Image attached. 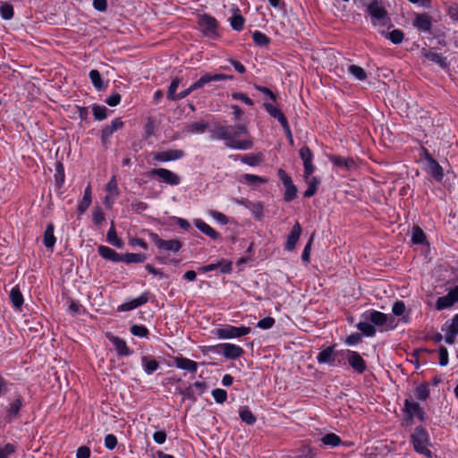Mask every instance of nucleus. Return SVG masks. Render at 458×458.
<instances>
[{
  "label": "nucleus",
  "instance_id": "f257e3e1",
  "mask_svg": "<svg viewBox=\"0 0 458 458\" xmlns=\"http://www.w3.org/2000/svg\"><path fill=\"white\" fill-rule=\"evenodd\" d=\"M232 125H217L211 131L210 137L213 140H225L226 147L233 149L248 150L253 146L250 138L244 140H232Z\"/></svg>",
  "mask_w": 458,
  "mask_h": 458
},
{
  "label": "nucleus",
  "instance_id": "f03ea898",
  "mask_svg": "<svg viewBox=\"0 0 458 458\" xmlns=\"http://www.w3.org/2000/svg\"><path fill=\"white\" fill-rule=\"evenodd\" d=\"M367 14L370 17L371 24L377 26H391V19L386 8L377 0H372L366 8Z\"/></svg>",
  "mask_w": 458,
  "mask_h": 458
},
{
  "label": "nucleus",
  "instance_id": "7ed1b4c3",
  "mask_svg": "<svg viewBox=\"0 0 458 458\" xmlns=\"http://www.w3.org/2000/svg\"><path fill=\"white\" fill-rule=\"evenodd\" d=\"M250 331L251 329L249 327H234L227 324L216 328V335L219 339H233L247 335Z\"/></svg>",
  "mask_w": 458,
  "mask_h": 458
},
{
  "label": "nucleus",
  "instance_id": "20e7f679",
  "mask_svg": "<svg viewBox=\"0 0 458 458\" xmlns=\"http://www.w3.org/2000/svg\"><path fill=\"white\" fill-rule=\"evenodd\" d=\"M411 442L414 450L425 455H430L431 452L428 448V434L422 427H416L411 435Z\"/></svg>",
  "mask_w": 458,
  "mask_h": 458
},
{
  "label": "nucleus",
  "instance_id": "39448f33",
  "mask_svg": "<svg viewBox=\"0 0 458 458\" xmlns=\"http://www.w3.org/2000/svg\"><path fill=\"white\" fill-rule=\"evenodd\" d=\"M148 236L160 250L175 253L182 248V243L178 240H162L157 233L153 232H149Z\"/></svg>",
  "mask_w": 458,
  "mask_h": 458
},
{
  "label": "nucleus",
  "instance_id": "423d86ee",
  "mask_svg": "<svg viewBox=\"0 0 458 458\" xmlns=\"http://www.w3.org/2000/svg\"><path fill=\"white\" fill-rule=\"evenodd\" d=\"M212 350L215 352L222 353L224 357L229 360H236L240 358L244 352V350L241 346L231 343L216 344V346L212 347Z\"/></svg>",
  "mask_w": 458,
  "mask_h": 458
},
{
  "label": "nucleus",
  "instance_id": "0eeeda50",
  "mask_svg": "<svg viewBox=\"0 0 458 458\" xmlns=\"http://www.w3.org/2000/svg\"><path fill=\"white\" fill-rule=\"evenodd\" d=\"M150 177H158L163 182L171 186H176L181 183V177L171 170L166 168H154L148 172Z\"/></svg>",
  "mask_w": 458,
  "mask_h": 458
},
{
  "label": "nucleus",
  "instance_id": "6e6552de",
  "mask_svg": "<svg viewBox=\"0 0 458 458\" xmlns=\"http://www.w3.org/2000/svg\"><path fill=\"white\" fill-rule=\"evenodd\" d=\"M149 156L156 162L165 163L182 158L184 157V151L182 149H166L159 152H151Z\"/></svg>",
  "mask_w": 458,
  "mask_h": 458
},
{
  "label": "nucleus",
  "instance_id": "1a4fd4ad",
  "mask_svg": "<svg viewBox=\"0 0 458 458\" xmlns=\"http://www.w3.org/2000/svg\"><path fill=\"white\" fill-rule=\"evenodd\" d=\"M198 24L203 33L210 38L217 36V21L211 15L203 14L199 18Z\"/></svg>",
  "mask_w": 458,
  "mask_h": 458
},
{
  "label": "nucleus",
  "instance_id": "9d476101",
  "mask_svg": "<svg viewBox=\"0 0 458 458\" xmlns=\"http://www.w3.org/2000/svg\"><path fill=\"white\" fill-rule=\"evenodd\" d=\"M278 176L284 186V199L292 201L297 197V187L293 184L292 178L283 170H278Z\"/></svg>",
  "mask_w": 458,
  "mask_h": 458
},
{
  "label": "nucleus",
  "instance_id": "9b49d317",
  "mask_svg": "<svg viewBox=\"0 0 458 458\" xmlns=\"http://www.w3.org/2000/svg\"><path fill=\"white\" fill-rule=\"evenodd\" d=\"M342 353L345 356L348 363L356 372L361 374L366 370V361L359 352L351 350H345L342 351Z\"/></svg>",
  "mask_w": 458,
  "mask_h": 458
},
{
  "label": "nucleus",
  "instance_id": "f8f14e48",
  "mask_svg": "<svg viewBox=\"0 0 458 458\" xmlns=\"http://www.w3.org/2000/svg\"><path fill=\"white\" fill-rule=\"evenodd\" d=\"M300 157L303 162L304 177L308 179L314 173L316 167L313 165V153L308 146H303L300 149Z\"/></svg>",
  "mask_w": 458,
  "mask_h": 458
},
{
  "label": "nucleus",
  "instance_id": "ddd939ff",
  "mask_svg": "<svg viewBox=\"0 0 458 458\" xmlns=\"http://www.w3.org/2000/svg\"><path fill=\"white\" fill-rule=\"evenodd\" d=\"M432 22L433 19L430 14L427 13H415L411 24L421 32H430L432 29Z\"/></svg>",
  "mask_w": 458,
  "mask_h": 458
},
{
  "label": "nucleus",
  "instance_id": "4468645a",
  "mask_svg": "<svg viewBox=\"0 0 458 458\" xmlns=\"http://www.w3.org/2000/svg\"><path fill=\"white\" fill-rule=\"evenodd\" d=\"M361 318L369 320L373 326L382 327L387 324L390 319L393 322V319L389 315L385 314L383 312L369 310L362 313Z\"/></svg>",
  "mask_w": 458,
  "mask_h": 458
},
{
  "label": "nucleus",
  "instance_id": "2eb2a0df",
  "mask_svg": "<svg viewBox=\"0 0 458 458\" xmlns=\"http://www.w3.org/2000/svg\"><path fill=\"white\" fill-rule=\"evenodd\" d=\"M404 411L409 420H412L414 418H417L421 422L425 420V412L422 411L420 404L413 400L405 399Z\"/></svg>",
  "mask_w": 458,
  "mask_h": 458
},
{
  "label": "nucleus",
  "instance_id": "dca6fc26",
  "mask_svg": "<svg viewBox=\"0 0 458 458\" xmlns=\"http://www.w3.org/2000/svg\"><path fill=\"white\" fill-rule=\"evenodd\" d=\"M425 160L427 163V172L437 182H441L444 178V170L438 162L434 159L428 153L426 154Z\"/></svg>",
  "mask_w": 458,
  "mask_h": 458
},
{
  "label": "nucleus",
  "instance_id": "f3484780",
  "mask_svg": "<svg viewBox=\"0 0 458 458\" xmlns=\"http://www.w3.org/2000/svg\"><path fill=\"white\" fill-rule=\"evenodd\" d=\"M233 79V77L232 75L206 72L196 82H194L193 85L196 88V89H199L212 81H220L224 80Z\"/></svg>",
  "mask_w": 458,
  "mask_h": 458
},
{
  "label": "nucleus",
  "instance_id": "a211bd4d",
  "mask_svg": "<svg viewBox=\"0 0 458 458\" xmlns=\"http://www.w3.org/2000/svg\"><path fill=\"white\" fill-rule=\"evenodd\" d=\"M445 341L448 344H454L458 335V314H455L450 321L445 323Z\"/></svg>",
  "mask_w": 458,
  "mask_h": 458
},
{
  "label": "nucleus",
  "instance_id": "6ab92c4d",
  "mask_svg": "<svg viewBox=\"0 0 458 458\" xmlns=\"http://www.w3.org/2000/svg\"><path fill=\"white\" fill-rule=\"evenodd\" d=\"M202 273H208L214 270H219L222 274H229L232 271V262L221 259L216 263L202 266L199 268Z\"/></svg>",
  "mask_w": 458,
  "mask_h": 458
},
{
  "label": "nucleus",
  "instance_id": "aec40b11",
  "mask_svg": "<svg viewBox=\"0 0 458 458\" xmlns=\"http://www.w3.org/2000/svg\"><path fill=\"white\" fill-rule=\"evenodd\" d=\"M263 106L270 116L278 120L284 131L290 133V126L288 121L281 110L270 103H264Z\"/></svg>",
  "mask_w": 458,
  "mask_h": 458
},
{
  "label": "nucleus",
  "instance_id": "412c9836",
  "mask_svg": "<svg viewBox=\"0 0 458 458\" xmlns=\"http://www.w3.org/2000/svg\"><path fill=\"white\" fill-rule=\"evenodd\" d=\"M123 126V123L120 118H116L111 122L110 124L106 125L102 130L101 141L104 146H107L109 142V138L112 134L116 131L118 129H121Z\"/></svg>",
  "mask_w": 458,
  "mask_h": 458
},
{
  "label": "nucleus",
  "instance_id": "4be33fe9",
  "mask_svg": "<svg viewBox=\"0 0 458 458\" xmlns=\"http://www.w3.org/2000/svg\"><path fill=\"white\" fill-rule=\"evenodd\" d=\"M174 363L177 369L186 370L190 373H196L198 369V363L196 361L182 356L174 357Z\"/></svg>",
  "mask_w": 458,
  "mask_h": 458
},
{
  "label": "nucleus",
  "instance_id": "5701e85b",
  "mask_svg": "<svg viewBox=\"0 0 458 458\" xmlns=\"http://www.w3.org/2000/svg\"><path fill=\"white\" fill-rule=\"evenodd\" d=\"M148 301V293H143L139 297L131 301L124 302L118 307V311H130L147 303Z\"/></svg>",
  "mask_w": 458,
  "mask_h": 458
},
{
  "label": "nucleus",
  "instance_id": "b1692460",
  "mask_svg": "<svg viewBox=\"0 0 458 458\" xmlns=\"http://www.w3.org/2000/svg\"><path fill=\"white\" fill-rule=\"evenodd\" d=\"M337 352L335 351V346H328L318 352L317 360L319 364L335 365V360Z\"/></svg>",
  "mask_w": 458,
  "mask_h": 458
},
{
  "label": "nucleus",
  "instance_id": "393cba45",
  "mask_svg": "<svg viewBox=\"0 0 458 458\" xmlns=\"http://www.w3.org/2000/svg\"><path fill=\"white\" fill-rule=\"evenodd\" d=\"M301 233V227L300 224L297 222L292 228L286 242H285V250L288 251H292L294 250L296 243L298 242Z\"/></svg>",
  "mask_w": 458,
  "mask_h": 458
},
{
  "label": "nucleus",
  "instance_id": "a878e982",
  "mask_svg": "<svg viewBox=\"0 0 458 458\" xmlns=\"http://www.w3.org/2000/svg\"><path fill=\"white\" fill-rule=\"evenodd\" d=\"M195 226L204 234L208 235L213 240L220 239V233H217L214 228L208 225L203 220L197 218L193 220Z\"/></svg>",
  "mask_w": 458,
  "mask_h": 458
},
{
  "label": "nucleus",
  "instance_id": "bb28decb",
  "mask_svg": "<svg viewBox=\"0 0 458 458\" xmlns=\"http://www.w3.org/2000/svg\"><path fill=\"white\" fill-rule=\"evenodd\" d=\"M141 366L147 375H151L159 369L160 364L155 359L144 355L141 357Z\"/></svg>",
  "mask_w": 458,
  "mask_h": 458
},
{
  "label": "nucleus",
  "instance_id": "cd10ccee",
  "mask_svg": "<svg viewBox=\"0 0 458 458\" xmlns=\"http://www.w3.org/2000/svg\"><path fill=\"white\" fill-rule=\"evenodd\" d=\"M110 341L114 345L118 355L129 356L132 353V352L128 348L126 342L123 339L118 336H112L110 338Z\"/></svg>",
  "mask_w": 458,
  "mask_h": 458
},
{
  "label": "nucleus",
  "instance_id": "c85d7f7f",
  "mask_svg": "<svg viewBox=\"0 0 458 458\" xmlns=\"http://www.w3.org/2000/svg\"><path fill=\"white\" fill-rule=\"evenodd\" d=\"M91 187L90 185H88L84 190V194L82 199L78 204V213L80 215H82L85 213V211L89 208V207L91 204Z\"/></svg>",
  "mask_w": 458,
  "mask_h": 458
},
{
  "label": "nucleus",
  "instance_id": "c756f323",
  "mask_svg": "<svg viewBox=\"0 0 458 458\" xmlns=\"http://www.w3.org/2000/svg\"><path fill=\"white\" fill-rule=\"evenodd\" d=\"M423 55L429 61L437 64L441 68L446 69L448 63L446 57L433 51H423Z\"/></svg>",
  "mask_w": 458,
  "mask_h": 458
},
{
  "label": "nucleus",
  "instance_id": "7c9ffc66",
  "mask_svg": "<svg viewBox=\"0 0 458 458\" xmlns=\"http://www.w3.org/2000/svg\"><path fill=\"white\" fill-rule=\"evenodd\" d=\"M98 254L105 259L115 261V262L121 261L122 256H120L117 252H115L113 249H111L109 247L100 245L98 248Z\"/></svg>",
  "mask_w": 458,
  "mask_h": 458
},
{
  "label": "nucleus",
  "instance_id": "2f4dec72",
  "mask_svg": "<svg viewBox=\"0 0 458 458\" xmlns=\"http://www.w3.org/2000/svg\"><path fill=\"white\" fill-rule=\"evenodd\" d=\"M55 226L53 224H48L44 233L43 243L46 248L52 249L56 242L54 234Z\"/></svg>",
  "mask_w": 458,
  "mask_h": 458
},
{
  "label": "nucleus",
  "instance_id": "473e14b6",
  "mask_svg": "<svg viewBox=\"0 0 458 458\" xmlns=\"http://www.w3.org/2000/svg\"><path fill=\"white\" fill-rule=\"evenodd\" d=\"M9 297L15 309L20 310L22 307L24 299L18 285L12 288Z\"/></svg>",
  "mask_w": 458,
  "mask_h": 458
},
{
  "label": "nucleus",
  "instance_id": "72a5a7b5",
  "mask_svg": "<svg viewBox=\"0 0 458 458\" xmlns=\"http://www.w3.org/2000/svg\"><path fill=\"white\" fill-rule=\"evenodd\" d=\"M356 327L367 337H372L376 335L377 330L369 320L362 318Z\"/></svg>",
  "mask_w": 458,
  "mask_h": 458
},
{
  "label": "nucleus",
  "instance_id": "f704fd0d",
  "mask_svg": "<svg viewBox=\"0 0 458 458\" xmlns=\"http://www.w3.org/2000/svg\"><path fill=\"white\" fill-rule=\"evenodd\" d=\"M244 21V18L240 13L239 9L236 8L233 15L229 19L232 29L236 31H241L243 29Z\"/></svg>",
  "mask_w": 458,
  "mask_h": 458
},
{
  "label": "nucleus",
  "instance_id": "c9c22d12",
  "mask_svg": "<svg viewBox=\"0 0 458 458\" xmlns=\"http://www.w3.org/2000/svg\"><path fill=\"white\" fill-rule=\"evenodd\" d=\"M324 445L335 447L341 444V438L335 433H327L320 438Z\"/></svg>",
  "mask_w": 458,
  "mask_h": 458
},
{
  "label": "nucleus",
  "instance_id": "e433bc0d",
  "mask_svg": "<svg viewBox=\"0 0 458 458\" xmlns=\"http://www.w3.org/2000/svg\"><path fill=\"white\" fill-rule=\"evenodd\" d=\"M329 159L335 165L339 167H345L350 169L354 165V161L352 158H344L339 156H331Z\"/></svg>",
  "mask_w": 458,
  "mask_h": 458
},
{
  "label": "nucleus",
  "instance_id": "4c0bfd02",
  "mask_svg": "<svg viewBox=\"0 0 458 458\" xmlns=\"http://www.w3.org/2000/svg\"><path fill=\"white\" fill-rule=\"evenodd\" d=\"M147 257L143 253H127L121 257V261L125 263H142Z\"/></svg>",
  "mask_w": 458,
  "mask_h": 458
},
{
  "label": "nucleus",
  "instance_id": "58836bf2",
  "mask_svg": "<svg viewBox=\"0 0 458 458\" xmlns=\"http://www.w3.org/2000/svg\"><path fill=\"white\" fill-rule=\"evenodd\" d=\"M208 127V123L205 121H199L193 123L191 124H189L187 126L186 131L192 134H201L206 131V130Z\"/></svg>",
  "mask_w": 458,
  "mask_h": 458
},
{
  "label": "nucleus",
  "instance_id": "ea45409f",
  "mask_svg": "<svg viewBox=\"0 0 458 458\" xmlns=\"http://www.w3.org/2000/svg\"><path fill=\"white\" fill-rule=\"evenodd\" d=\"M348 72L352 75L358 81H365L367 79V72L365 70L356 64L348 66Z\"/></svg>",
  "mask_w": 458,
  "mask_h": 458
},
{
  "label": "nucleus",
  "instance_id": "a19ab883",
  "mask_svg": "<svg viewBox=\"0 0 458 458\" xmlns=\"http://www.w3.org/2000/svg\"><path fill=\"white\" fill-rule=\"evenodd\" d=\"M306 181L308 182V188L304 191L303 195L306 198H310L317 192L318 185L319 184V180L317 177H309L308 179H306Z\"/></svg>",
  "mask_w": 458,
  "mask_h": 458
},
{
  "label": "nucleus",
  "instance_id": "79ce46f5",
  "mask_svg": "<svg viewBox=\"0 0 458 458\" xmlns=\"http://www.w3.org/2000/svg\"><path fill=\"white\" fill-rule=\"evenodd\" d=\"M106 239L111 245L116 248H121L123 246V242L118 238L113 224L107 232Z\"/></svg>",
  "mask_w": 458,
  "mask_h": 458
},
{
  "label": "nucleus",
  "instance_id": "37998d69",
  "mask_svg": "<svg viewBox=\"0 0 458 458\" xmlns=\"http://www.w3.org/2000/svg\"><path fill=\"white\" fill-rule=\"evenodd\" d=\"M247 182L250 185H257L259 183H266L267 180L265 177L250 174H244L242 176V180Z\"/></svg>",
  "mask_w": 458,
  "mask_h": 458
},
{
  "label": "nucleus",
  "instance_id": "c03bdc74",
  "mask_svg": "<svg viewBox=\"0 0 458 458\" xmlns=\"http://www.w3.org/2000/svg\"><path fill=\"white\" fill-rule=\"evenodd\" d=\"M426 241L424 232L419 227L414 226L411 232V242L414 244H422Z\"/></svg>",
  "mask_w": 458,
  "mask_h": 458
},
{
  "label": "nucleus",
  "instance_id": "a18cd8bd",
  "mask_svg": "<svg viewBox=\"0 0 458 458\" xmlns=\"http://www.w3.org/2000/svg\"><path fill=\"white\" fill-rule=\"evenodd\" d=\"M89 79L93 86L100 90L104 88L103 81L100 72L98 70H91L89 72Z\"/></svg>",
  "mask_w": 458,
  "mask_h": 458
},
{
  "label": "nucleus",
  "instance_id": "49530a36",
  "mask_svg": "<svg viewBox=\"0 0 458 458\" xmlns=\"http://www.w3.org/2000/svg\"><path fill=\"white\" fill-rule=\"evenodd\" d=\"M239 416L248 425H253L256 422V417L248 408L242 409L239 411Z\"/></svg>",
  "mask_w": 458,
  "mask_h": 458
},
{
  "label": "nucleus",
  "instance_id": "de8ad7c7",
  "mask_svg": "<svg viewBox=\"0 0 458 458\" xmlns=\"http://www.w3.org/2000/svg\"><path fill=\"white\" fill-rule=\"evenodd\" d=\"M252 38L254 43L260 47L267 46L270 41L269 38L267 35L259 30H255L253 32Z\"/></svg>",
  "mask_w": 458,
  "mask_h": 458
},
{
  "label": "nucleus",
  "instance_id": "09e8293b",
  "mask_svg": "<svg viewBox=\"0 0 458 458\" xmlns=\"http://www.w3.org/2000/svg\"><path fill=\"white\" fill-rule=\"evenodd\" d=\"M22 406L21 399L18 398L10 404V408L7 412V417L12 420L16 417Z\"/></svg>",
  "mask_w": 458,
  "mask_h": 458
},
{
  "label": "nucleus",
  "instance_id": "8fccbe9b",
  "mask_svg": "<svg viewBox=\"0 0 458 458\" xmlns=\"http://www.w3.org/2000/svg\"><path fill=\"white\" fill-rule=\"evenodd\" d=\"M454 305V302L450 299V297L446 294L445 296L439 297L436 302V309L438 310H445Z\"/></svg>",
  "mask_w": 458,
  "mask_h": 458
},
{
  "label": "nucleus",
  "instance_id": "3c124183",
  "mask_svg": "<svg viewBox=\"0 0 458 458\" xmlns=\"http://www.w3.org/2000/svg\"><path fill=\"white\" fill-rule=\"evenodd\" d=\"M386 37L390 39L392 43L400 44L404 38V34L401 30L396 29L386 34Z\"/></svg>",
  "mask_w": 458,
  "mask_h": 458
},
{
  "label": "nucleus",
  "instance_id": "603ef678",
  "mask_svg": "<svg viewBox=\"0 0 458 458\" xmlns=\"http://www.w3.org/2000/svg\"><path fill=\"white\" fill-rule=\"evenodd\" d=\"M0 14L3 19L10 20L13 17L14 12L12 4L8 3H4L0 6Z\"/></svg>",
  "mask_w": 458,
  "mask_h": 458
},
{
  "label": "nucleus",
  "instance_id": "864d4df0",
  "mask_svg": "<svg viewBox=\"0 0 458 458\" xmlns=\"http://www.w3.org/2000/svg\"><path fill=\"white\" fill-rule=\"evenodd\" d=\"M415 396L417 399L425 401L429 396V388L426 384H422L417 386L415 390Z\"/></svg>",
  "mask_w": 458,
  "mask_h": 458
},
{
  "label": "nucleus",
  "instance_id": "5fc2aeb1",
  "mask_svg": "<svg viewBox=\"0 0 458 458\" xmlns=\"http://www.w3.org/2000/svg\"><path fill=\"white\" fill-rule=\"evenodd\" d=\"M181 83V80L179 78L174 79L168 88L167 90V98L169 100H176V95L175 92Z\"/></svg>",
  "mask_w": 458,
  "mask_h": 458
},
{
  "label": "nucleus",
  "instance_id": "6e6d98bb",
  "mask_svg": "<svg viewBox=\"0 0 458 458\" xmlns=\"http://www.w3.org/2000/svg\"><path fill=\"white\" fill-rule=\"evenodd\" d=\"M130 331L138 337H146L148 335V329L143 325H133Z\"/></svg>",
  "mask_w": 458,
  "mask_h": 458
},
{
  "label": "nucleus",
  "instance_id": "4d7b16f0",
  "mask_svg": "<svg viewBox=\"0 0 458 458\" xmlns=\"http://www.w3.org/2000/svg\"><path fill=\"white\" fill-rule=\"evenodd\" d=\"M105 220V214L101 208L96 207L92 210V222L96 225H99Z\"/></svg>",
  "mask_w": 458,
  "mask_h": 458
},
{
  "label": "nucleus",
  "instance_id": "13d9d810",
  "mask_svg": "<svg viewBox=\"0 0 458 458\" xmlns=\"http://www.w3.org/2000/svg\"><path fill=\"white\" fill-rule=\"evenodd\" d=\"M107 108L104 106H94L93 115L96 120L102 121L106 118Z\"/></svg>",
  "mask_w": 458,
  "mask_h": 458
},
{
  "label": "nucleus",
  "instance_id": "bf43d9fd",
  "mask_svg": "<svg viewBox=\"0 0 458 458\" xmlns=\"http://www.w3.org/2000/svg\"><path fill=\"white\" fill-rule=\"evenodd\" d=\"M212 396L218 403H223L227 399V392L221 388H216L212 391Z\"/></svg>",
  "mask_w": 458,
  "mask_h": 458
},
{
  "label": "nucleus",
  "instance_id": "052dcab7",
  "mask_svg": "<svg viewBox=\"0 0 458 458\" xmlns=\"http://www.w3.org/2000/svg\"><path fill=\"white\" fill-rule=\"evenodd\" d=\"M14 452V445L8 443L4 446H0V458H9Z\"/></svg>",
  "mask_w": 458,
  "mask_h": 458
},
{
  "label": "nucleus",
  "instance_id": "680f3d73",
  "mask_svg": "<svg viewBox=\"0 0 458 458\" xmlns=\"http://www.w3.org/2000/svg\"><path fill=\"white\" fill-rule=\"evenodd\" d=\"M275 322L276 320L274 318L266 317L258 322L257 327L261 329L267 330L271 328L275 325Z\"/></svg>",
  "mask_w": 458,
  "mask_h": 458
},
{
  "label": "nucleus",
  "instance_id": "e2e57ef3",
  "mask_svg": "<svg viewBox=\"0 0 458 458\" xmlns=\"http://www.w3.org/2000/svg\"><path fill=\"white\" fill-rule=\"evenodd\" d=\"M361 341L362 338L359 333H352L346 337L345 344L349 346H353L361 343Z\"/></svg>",
  "mask_w": 458,
  "mask_h": 458
},
{
  "label": "nucleus",
  "instance_id": "0e129e2a",
  "mask_svg": "<svg viewBox=\"0 0 458 458\" xmlns=\"http://www.w3.org/2000/svg\"><path fill=\"white\" fill-rule=\"evenodd\" d=\"M449 362L448 351L445 347L441 346L439 348V365L445 367Z\"/></svg>",
  "mask_w": 458,
  "mask_h": 458
},
{
  "label": "nucleus",
  "instance_id": "69168bd1",
  "mask_svg": "<svg viewBox=\"0 0 458 458\" xmlns=\"http://www.w3.org/2000/svg\"><path fill=\"white\" fill-rule=\"evenodd\" d=\"M117 445V438L114 434H108L105 437V446L108 450H113Z\"/></svg>",
  "mask_w": 458,
  "mask_h": 458
},
{
  "label": "nucleus",
  "instance_id": "338daca9",
  "mask_svg": "<svg viewBox=\"0 0 458 458\" xmlns=\"http://www.w3.org/2000/svg\"><path fill=\"white\" fill-rule=\"evenodd\" d=\"M209 214L216 222L221 225H226L228 223V218L226 216L219 211L211 210L209 211Z\"/></svg>",
  "mask_w": 458,
  "mask_h": 458
},
{
  "label": "nucleus",
  "instance_id": "774afa93",
  "mask_svg": "<svg viewBox=\"0 0 458 458\" xmlns=\"http://www.w3.org/2000/svg\"><path fill=\"white\" fill-rule=\"evenodd\" d=\"M447 15L454 22H458V4H454L448 6Z\"/></svg>",
  "mask_w": 458,
  "mask_h": 458
}]
</instances>
